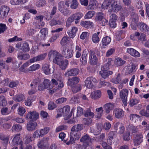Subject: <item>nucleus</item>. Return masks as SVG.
I'll return each instance as SVG.
<instances>
[{"mask_svg":"<svg viewBox=\"0 0 149 149\" xmlns=\"http://www.w3.org/2000/svg\"><path fill=\"white\" fill-rule=\"evenodd\" d=\"M80 141L83 143V145L81 149H90L92 142L91 139L87 134L83 136L80 139Z\"/></svg>","mask_w":149,"mask_h":149,"instance_id":"obj_2","label":"nucleus"},{"mask_svg":"<svg viewBox=\"0 0 149 149\" xmlns=\"http://www.w3.org/2000/svg\"><path fill=\"white\" fill-rule=\"evenodd\" d=\"M18 113L19 115L22 116L26 112L25 109L22 107H19L17 110Z\"/></svg>","mask_w":149,"mask_h":149,"instance_id":"obj_53","label":"nucleus"},{"mask_svg":"<svg viewBox=\"0 0 149 149\" xmlns=\"http://www.w3.org/2000/svg\"><path fill=\"white\" fill-rule=\"evenodd\" d=\"M40 39L42 40L45 39L48 36V30L47 29L43 28L40 31Z\"/></svg>","mask_w":149,"mask_h":149,"instance_id":"obj_35","label":"nucleus"},{"mask_svg":"<svg viewBox=\"0 0 149 149\" xmlns=\"http://www.w3.org/2000/svg\"><path fill=\"white\" fill-rule=\"evenodd\" d=\"M47 141L45 139H43L40 141L38 143L39 148L41 149H46L47 147Z\"/></svg>","mask_w":149,"mask_h":149,"instance_id":"obj_32","label":"nucleus"},{"mask_svg":"<svg viewBox=\"0 0 149 149\" xmlns=\"http://www.w3.org/2000/svg\"><path fill=\"white\" fill-rule=\"evenodd\" d=\"M12 129L13 131H18L21 130L22 129V127L19 125H13L12 127Z\"/></svg>","mask_w":149,"mask_h":149,"instance_id":"obj_59","label":"nucleus"},{"mask_svg":"<svg viewBox=\"0 0 149 149\" xmlns=\"http://www.w3.org/2000/svg\"><path fill=\"white\" fill-rule=\"evenodd\" d=\"M10 8L6 6H2L0 8V18H4L7 16Z\"/></svg>","mask_w":149,"mask_h":149,"instance_id":"obj_12","label":"nucleus"},{"mask_svg":"<svg viewBox=\"0 0 149 149\" xmlns=\"http://www.w3.org/2000/svg\"><path fill=\"white\" fill-rule=\"evenodd\" d=\"M70 39L67 36H64L60 41L61 45H64L68 43Z\"/></svg>","mask_w":149,"mask_h":149,"instance_id":"obj_54","label":"nucleus"},{"mask_svg":"<svg viewBox=\"0 0 149 149\" xmlns=\"http://www.w3.org/2000/svg\"><path fill=\"white\" fill-rule=\"evenodd\" d=\"M127 52L130 54L132 56L135 57H139L140 56V54L139 52L132 48H127Z\"/></svg>","mask_w":149,"mask_h":149,"instance_id":"obj_24","label":"nucleus"},{"mask_svg":"<svg viewBox=\"0 0 149 149\" xmlns=\"http://www.w3.org/2000/svg\"><path fill=\"white\" fill-rule=\"evenodd\" d=\"M89 33L87 32H83L80 36V38L82 40L87 39L88 38Z\"/></svg>","mask_w":149,"mask_h":149,"instance_id":"obj_58","label":"nucleus"},{"mask_svg":"<svg viewBox=\"0 0 149 149\" xmlns=\"http://www.w3.org/2000/svg\"><path fill=\"white\" fill-rule=\"evenodd\" d=\"M139 116L136 114H132L130 116V120L134 123H136V121L140 120Z\"/></svg>","mask_w":149,"mask_h":149,"instance_id":"obj_44","label":"nucleus"},{"mask_svg":"<svg viewBox=\"0 0 149 149\" xmlns=\"http://www.w3.org/2000/svg\"><path fill=\"white\" fill-rule=\"evenodd\" d=\"M81 26L87 29L91 28L94 26L93 22L90 21L83 20L81 21L80 22Z\"/></svg>","mask_w":149,"mask_h":149,"instance_id":"obj_25","label":"nucleus"},{"mask_svg":"<svg viewBox=\"0 0 149 149\" xmlns=\"http://www.w3.org/2000/svg\"><path fill=\"white\" fill-rule=\"evenodd\" d=\"M111 39L109 36H106L103 38L102 40V44L101 48L102 49L105 48L111 42Z\"/></svg>","mask_w":149,"mask_h":149,"instance_id":"obj_22","label":"nucleus"},{"mask_svg":"<svg viewBox=\"0 0 149 149\" xmlns=\"http://www.w3.org/2000/svg\"><path fill=\"white\" fill-rule=\"evenodd\" d=\"M37 125V123L36 122H29L27 124V129L29 131H33L35 129Z\"/></svg>","mask_w":149,"mask_h":149,"instance_id":"obj_29","label":"nucleus"},{"mask_svg":"<svg viewBox=\"0 0 149 149\" xmlns=\"http://www.w3.org/2000/svg\"><path fill=\"white\" fill-rule=\"evenodd\" d=\"M96 111L97 114L96 116L97 118H100L101 117L103 112L102 107H101L96 109Z\"/></svg>","mask_w":149,"mask_h":149,"instance_id":"obj_50","label":"nucleus"},{"mask_svg":"<svg viewBox=\"0 0 149 149\" xmlns=\"http://www.w3.org/2000/svg\"><path fill=\"white\" fill-rule=\"evenodd\" d=\"M70 4V7L73 9L77 8L79 5V3L77 0H71Z\"/></svg>","mask_w":149,"mask_h":149,"instance_id":"obj_48","label":"nucleus"},{"mask_svg":"<svg viewBox=\"0 0 149 149\" xmlns=\"http://www.w3.org/2000/svg\"><path fill=\"white\" fill-rule=\"evenodd\" d=\"M40 68V65L35 64L30 66L28 69V71H33L38 69Z\"/></svg>","mask_w":149,"mask_h":149,"instance_id":"obj_43","label":"nucleus"},{"mask_svg":"<svg viewBox=\"0 0 149 149\" xmlns=\"http://www.w3.org/2000/svg\"><path fill=\"white\" fill-rule=\"evenodd\" d=\"M84 128L83 125L81 124H78L74 126L71 129V131L80 132Z\"/></svg>","mask_w":149,"mask_h":149,"instance_id":"obj_38","label":"nucleus"},{"mask_svg":"<svg viewBox=\"0 0 149 149\" xmlns=\"http://www.w3.org/2000/svg\"><path fill=\"white\" fill-rule=\"evenodd\" d=\"M115 64L117 66H120L125 64V61L120 58H116L115 60Z\"/></svg>","mask_w":149,"mask_h":149,"instance_id":"obj_41","label":"nucleus"},{"mask_svg":"<svg viewBox=\"0 0 149 149\" xmlns=\"http://www.w3.org/2000/svg\"><path fill=\"white\" fill-rule=\"evenodd\" d=\"M24 144H22V148L24 149V147L26 146V144H28L30 142L32 141L31 140V135H29L26 136L24 139ZM32 147L31 146L29 145L26 146V147L24 148V149H31Z\"/></svg>","mask_w":149,"mask_h":149,"instance_id":"obj_20","label":"nucleus"},{"mask_svg":"<svg viewBox=\"0 0 149 149\" xmlns=\"http://www.w3.org/2000/svg\"><path fill=\"white\" fill-rule=\"evenodd\" d=\"M69 1H67L65 2V3L64 2L61 1L58 3V10L60 11H61L63 10L64 9H65V4L67 6H69L70 3Z\"/></svg>","mask_w":149,"mask_h":149,"instance_id":"obj_37","label":"nucleus"},{"mask_svg":"<svg viewBox=\"0 0 149 149\" xmlns=\"http://www.w3.org/2000/svg\"><path fill=\"white\" fill-rule=\"evenodd\" d=\"M139 138L138 139V136H136L135 137V139L134 141V145H139L142 141V138L143 137L142 135H139Z\"/></svg>","mask_w":149,"mask_h":149,"instance_id":"obj_49","label":"nucleus"},{"mask_svg":"<svg viewBox=\"0 0 149 149\" xmlns=\"http://www.w3.org/2000/svg\"><path fill=\"white\" fill-rule=\"evenodd\" d=\"M135 18L134 19L132 20L131 24V27L133 30H135L136 29V23L138 22L139 19L137 15H135Z\"/></svg>","mask_w":149,"mask_h":149,"instance_id":"obj_42","label":"nucleus"},{"mask_svg":"<svg viewBox=\"0 0 149 149\" xmlns=\"http://www.w3.org/2000/svg\"><path fill=\"white\" fill-rule=\"evenodd\" d=\"M79 72V70L77 68H72L68 70L65 73L66 76L75 75H77Z\"/></svg>","mask_w":149,"mask_h":149,"instance_id":"obj_26","label":"nucleus"},{"mask_svg":"<svg viewBox=\"0 0 149 149\" xmlns=\"http://www.w3.org/2000/svg\"><path fill=\"white\" fill-rule=\"evenodd\" d=\"M115 51V49L114 48H112L109 49L107 52L106 56L107 57H109Z\"/></svg>","mask_w":149,"mask_h":149,"instance_id":"obj_62","label":"nucleus"},{"mask_svg":"<svg viewBox=\"0 0 149 149\" xmlns=\"http://www.w3.org/2000/svg\"><path fill=\"white\" fill-rule=\"evenodd\" d=\"M30 57L29 55L28 54H25L22 55L19 54L18 55L17 58L20 60H26L29 59Z\"/></svg>","mask_w":149,"mask_h":149,"instance_id":"obj_51","label":"nucleus"},{"mask_svg":"<svg viewBox=\"0 0 149 149\" xmlns=\"http://www.w3.org/2000/svg\"><path fill=\"white\" fill-rule=\"evenodd\" d=\"M98 5L96 0H90L88 7V9L93 10L97 8Z\"/></svg>","mask_w":149,"mask_h":149,"instance_id":"obj_27","label":"nucleus"},{"mask_svg":"<svg viewBox=\"0 0 149 149\" xmlns=\"http://www.w3.org/2000/svg\"><path fill=\"white\" fill-rule=\"evenodd\" d=\"M89 60L90 64L92 65L96 64L97 61V58L95 55L92 51L90 52Z\"/></svg>","mask_w":149,"mask_h":149,"instance_id":"obj_21","label":"nucleus"},{"mask_svg":"<svg viewBox=\"0 0 149 149\" xmlns=\"http://www.w3.org/2000/svg\"><path fill=\"white\" fill-rule=\"evenodd\" d=\"M106 66H104L101 68L99 74L104 79L107 78L109 75L112 74L113 72L111 71L107 70L105 69Z\"/></svg>","mask_w":149,"mask_h":149,"instance_id":"obj_14","label":"nucleus"},{"mask_svg":"<svg viewBox=\"0 0 149 149\" xmlns=\"http://www.w3.org/2000/svg\"><path fill=\"white\" fill-rule=\"evenodd\" d=\"M48 56L49 60L53 58V61L54 63L55 59H56V60H58V59L61 57V56L58 52L54 50H52L49 52Z\"/></svg>","mask_w":149,"mask_h":149,"instance_id":"obj_16","label":"nucleus"},{"mask_svg":"<svg viewBox=\"0 0 149 149\" xmlns=\"http://www.w3.org/2000/svg\"><path fill=\"white\" fill-rule=\"evenodd\" d=\"M24 98V95L22 94H20L16 95L14 97L13 99L16 102H20L23 100Z\"/></svg>","mask_w":149,"mask_h":149,"instance_id":"obj_52","label":"nucleus"},{"mask_svg":"<svg viewBox=\"0 0 149 149\" xmlns=\"http://www.w3.org/2000/svg\"><path fill=\"white\" fill-rule=\"evenodd\" d=\"M20 134L16 135L14 137L12 143L13 145H19L20 149H23L22 143H21V140L20 138Z\"/></svg>","mask_w":149,"mask_h":149,"instance_id":"obj_17","label":"nucleus"},{"mask_svg":"<svg viewBox=\"0 0 149 149\" xmlns=\"http://www.w3.org/2000/svg\"><path fill=\"white\" fill-rule=\"evenodd\" d=\"M47 55V54L44 53L39 55L36 56L34 57L30 60V62L31 63H32L35 62L42 61L45 59Z\"/></svg>","mask_w":149,"mask_h":149,"instance_id":"obj_19","label":"nucleus"},{"mask_svg":"<svg viewBox=\"0 0 149 149\" xmlns=\"http://www.w3.org/2000/svg\"><path fill=\"white\" fill-rule=\"evenodd\" d=\"M62 57H61L58 60L55 59L54 60V63L59 65L60 68L62 70L65 69L68 64V61L67 60H63Z\"/></svg>","mask_w":149,"mask_h":149,"instance_id":"obj_10","label":"nucleus"},{"mask_svg":"<svg viewBox=\"0 0 149 149\" xmlns=\"http://www.w3.org/2000/svg\"><path fill=\"white\" fill-rule=\"evenodd\" d=\"M54 78L51 80L52 83L55 86L58 88H61L63 87L64 84L62 79L59 74H54Z\"/></svg>","mask_w":149,"mask_h":149,"instance_id":"obj_4","label":"nucleus"},{"mask_svg":"<svg viewBox=\"0 0 149 149\" xmlns=\"http://www.w3.org/2000/svg\"><path fill=\"white\" fill-rule=\"evenodd\" d=\"M140 29L142 31L146 32L149 31V27L145 24L141 23L140 26Z\"/></svg>","mask_w":149,"mask_h":149,"instance_id":"obj_55","label":"nucleus"},{"mask_svg":"<svg viewBox=\"0 0 149 149\" xmlns=\"http://www.w3.org/2000/svg\"><path fill=\"white\" fill-rule=\"evenodd\" d=\"M77 31V29L75 27L72 28L71 31H68V33L69 36L72 38H74L75 36L76 33Z\"/></svg>","mask_w":149,"mask_h":149,"instance_id":"obj_40","label":"nucleus"},{"mask_svg":"<svg viewBox=\"0 0 149 149\" xmlns=\"http://www.w3.org/2000/svg\"><path fill=\"white\" fill-rule=\"evenodd\" d=\"M46 4V1L44 0H41L37 2L36 6L38 7H40L44 6Z\"/></svg>","mask_w":149,"mask_h":149,"instance_id":"obj_60","label":"nucleus"},{"mask_svg":"<svg viewBox=\"0 0 149 149\" xmlns=\"http://www.w3.org/2000/svg\"><path fill=\"white\" fill-rule=\"evenodd\" d=\"M74 19L73 17L71 15L67 19L66 22V26L67 27L70 26L72 23L74 21Z\"/></svg>","mask_w":149,"mask_h":149,"instance_id":"obj_57","label":"nucleus"},{"mask_svg":"<svg viewBox=\"0 0 149 149\" xmlns=\"http://www.w3.org/2000/svg\"><path fill=\"white\" fill-rule=\"evenodd\" d=\"M39 117V113L35 111L28 112L26 117L27 120L32 121L36 120L38 119Z\"/></svg>","mask_w":149,"mask_h":149,"instance_id":"obj_7","label":"nucleus"},{"mask_svg":"<svg viewBox=\"0 0 149 149\" xmlns=\"http://www.w3.org/2000/svg\"><path fill=\"white\" fill-rule=\"evenodd\" d=\"M21 49L24 52H28L30 50L29 44L26 42H24L22 44Z\"/></svg>","mask_w":149,"mask_h":149,"instance_id":"obj_46","label":"nucleus"},{"mask_svg":"<svg viewBox=\"0 0 149 149\" xmlns=\"http://www.w3.org/2000/svg\"><path fill=\"white\" fill-rule=\"evenodd\" d=\"M100 32L93 34L92 36V42L95 43H97L100 40V37L99 35Z\"/></svg>","mask_w":149,"mask_h":149,"instance_id":"obj_31","label":"nucleus"},{"mask_svg":"<svg viewBox=\"0 0 149 149\" xmlns=\"http://www.w3.org/2000/svg\"><path fill=\"white\" fill-rule=\"evenodd\" d=\"M95 19L98 21L102 22V25L104 26L105 24L107 23L108 21L104 17V15L102 13L99 12L97 14Z\"/></svg>","mask_w":149,"mask_h":149,"instance_id":"obj_18","label":"nucleus"},{"mask_svg":"<svg viewBox=\"0 0 149 149\" xmlns=\"http://www.w3.org/2000/svg\"><path fill=\"white\" fill-rule=\"evenodd\" d=\"M74 19H79L83 16V14L81 13H77L72 14V15Z\"/></svg>","mask_w":149,"mask_h":149,"instance_id":"obj_56","label":"nucleus"},{"mask_svg":"<svg viewBox=\"0 0 149 149\" xmlns=\"http://www.w3.org/2000/svg\"><path fill=\"white\" fill-rule=\"evenodd\" d=\"M137 69V65L135 64L128 65L126 69V72L127 73L130 74L133 72H135Z\"/></svg>","mask_w":149,"mask_h":149,"instance_id":"obj_23","label":"nucleus"},{"mask_svg":"<svg viewBox=\"0 0 149 149\" xmlns=\"http://www.w3.org/2000/svg\"><path fill=\"white\" fill-rule=\"evenodd\" d=\"M79 80V78L76 77H74L68 79L67 84L68 85L72 86L78 83Z\"/></svg>","mask_w":149,"mask_h":149,"instance_id":"obj_28","label":"nucleus"},{"mask_svg":"<svg viewBox=\"0 0 149 149\" xmlns=\"http://www.w3.org/2000/svg\"><path fill=\"white\" fill-rule=\"evenodd\" d=\"M81 136V133L80 132L71 131L70 133V140L66 142V144L69 145L74 143L75 141L79 139Z\"/></svg>","mask_w":149,"mask_h":149,"instance_id":"obj_5","label":"nucleus"},{"mask_svg":"<svg viewBox=\"0 0 149 149\" xmlns=\"http://www.w3.org/2000/svg\"><path fill=\"white\" fill-rule=\"evenodd\" d=\"M47 89L49 91V93L53 94L56 90L54 88H53L52 86L50 84L49 80L48 79L44 80L42 84H39L38 86V90L39 91H42Z\"/></svg>","mask_w":149,"mask_h":149,"instance_id":"obj_1","label":"nucleus"},{"mask_svg":"<svg viewBox=\"0 0 149 149\" xmlns=\"http://www.w3.org/2000/svg\"><path fill=\"white\" fill-rule=\"evenodd\" d=\"M96 82L97 80L95 78L93 77H88L85 81V85L87 88L91 89L93 87V83H95Z\"/></svg>","mask_w":149,"mask_h":149,"instance_id":"obj_11","label":"nucleus"},{"mask_svg":"<svg viewBox=\"0 0 149 149\" xmlns=\"http://www.w3.org/2000/svg\"><path fill=\"white\" fill-rule=\"evenodd\" d=\"M113 114L117 118H121L124 116V112L121 109L116 108L113 111Z\"/></svg>","mask_w":149,"mask_h":149,"instance_id":"obj_13","label":"nucleus"},{"mask_svg":"<svg viewBox=\"0 0 149 149\" xmlns=\"http://www.w3.org/2000/svg\"><path fill=\"white\" fill-rule=\"evenodd\" d=\"M120 20L122 21L125 19V17L127 16L128 15V12L127 10H122L120 12Z\"/></svg>","mask_w":149,"mask_h":149,"instance_id":"obj_47","label":"nucleus"},{"mask_svg":"<svg viewBox=\"0 0 149 149\" xmlns=\"http://www.w3.org/2000/svg\"><path fill=\"white\" fill-rule=\"evenodd\" d=\"M39 130L40 135H41L42 137L47 134L49 131L50 129L49 127H45L44 128L41 129Z\"/></svg>","mask_w":149,"mask_h":149,"instance_id":"obj_45","label":"nucleus"},{"mask_svg":"<svg viewBox=\"0 0 149 149\" xmlns=\"http://www.w3.org/2000/svg\"><path fill=\"white\" fill-rule=\"evenodd\" d=\"M116 77L112 79L111 81L115 84H119L121 81V78L120 73H118L116 75Z\"/></svg>","mask_w":149,"mask_h":149,"instance_id":"obj_34","label":"nucleus"},{"mask_svg":"<svg viewBox=\"0 0 149 149\" xmlns=\"http://www.w3.org/2000/svg\"><path fill=\"white\" fill-rule=\"evenodd\" d=\"M62 54L65 58H69L73 56L72 50L65 47H63L62 48Z\"/></svg>","mask_w":149,"mask_h":149,"instance_id":"obj_8","label":"nucleus"},{"mask_svg":"<svg viewBox=\"0 0 149 149\" xmlns=\"http://www.w3.org/2000/svg\"><path fill=\"white\" fill-rule=\"evenodd\" d=\"M122 8L120 3L115 0L111 6L109 8L108 13L110 14L112 12L117 13Z\"/></svg>","mask_w":149,"mask_h":149,"instance_id":"obj_6","label":"nucleus"},{"mask_svg":"<svg viewBox=\"0 0 149 149\" xmlns=\"http://www.w3.org/2000/svg\"><path fill=\"white\" fill-rule=\"evenodd\" d=\"M50 65L49 63L44 64L42 67V70L45 74L47 75L50 73V69L49 68Z\"/></svg>","mask_w":149,"mask_h":149,"instance_id":"obj_36","label":"nucleus"},{"mask_svg":"<svg viewBox=\"0 0 149 149\" xmlns=\"http://www.w3.org/2000/svg\"><path fill=\"white\" fill-rule=\"evenodd\" d=\"M114 104L109 103L105 104L104 105L105 112L107 113H110L114 108Z\"/></svg>","mask_w":149,"mask_h":149,"instance_id":"obj_30","label":"nucleus"},{"mask_svg":"<svg viewBox=\"0 0 149 149\" xmlns=\"http://www.w3.org/2000/svg\"><path fill=\"white\" fill-rule=\"evenodd\" d=\"M139 101L137 99H132L130 101V105L131 106H133L138 103Z\"/></svg>","mask_w":149,"mask_h":149,"instance_id":"obj_64","label":"nucleus"},{"mask_svg":"<svg viewBox=\"0 0 149 149\" xmlns=\"http://www.w3.org/2000/svg\"><path fill=\"white\" fill-rule=\"evenodd\" d=\"M96 13L93 10H90L87 12L85 14L84 17L85 19H89L92 18L95 15Z\"/></svg>","mask_w":149,"mask_h":149,"instance_id":"obj_39","label":"nucleus"},{"mask_svg":"<svg viewBox=\"0 0 149 149\" xmlns=\"http://www.w3.org/2000/svg\"><path fill=\"white\" fill-rule=\"evenodd\" d=\"M40 79L39 78H37L33 81L31 84V86H33L34 88H32L31 90L29 91L28 93L29 95H30L33 94L36 92L37 90L36 88V85L38 84H39V83L40 82Z\"/></svg>","mask_w":149,"mask_h":149,"instance_id":"obj_15","label":"nucleus"},{"mask_svg":"<svg viewBox=\"0 0 149 149\" xmlns=\"http://www.w3.org/2000/svg\"><path fill=\"white\" fill-rule=\"evenodd\" d=\"M101 95V93L99 90L95 91L92 92L91 94V98L94 99H96L100 97Z\"/></svg>","mask_w":149,"mask_h":149,"instance_id":"obj_33","label":"nucleus"},{"mask_svg":"<svg viewBox=\"0 0 149 149\" xmlns=\"http://www.w3.org/2000/svg\"><path fill=\"white\" fill-rule=\"evenodd\" d=\"M70 109L69 106L67 105L64 106L63 108L58 109L57 110V116L60 117L62 115L65 117V119L67 120L70 117V115L67 116Z\"/></svg>","mask_w":149,"mask_h":149,"instance_id":"obj_3","label":"nucleus"},{"mask_svg":"<svg viewBox=\"0 0 149 149\" xmlns=\"http://www.w3.org/2000/svg\"><path fill=\"white\" fill-rule=\"evenodd\" d=\"M19 84V82L17 81H12L9 84L8 86L11 88L16 87Z\"/></svg>","mask_w":149,"mask_h":149,"instance_id":"obj_63","label":"nucleus"},{"mask_svg":"<svg viewBox=\"0 0 149 149\" xmlns=\"http://www.w3.org/2000/svg\"><path fill=\"white\" fill-rule=\"evenodd\" d=\"M128 94V91L126 89H123L120 92V96L121 99L124 106L127 105V100Z\"/></svg>","mask_w":149,"mask_h":149,"instance_id":"obj_9","label":"nucleus"},{"mask_svg":"<svg viewBox=\"0 0 149 149\" xmlns=\"http://www.w3.org/2000/svg\"><path fill=\"white\" fill-rule=\"evenodd\" d=\"M6 104V101L5 98L4 96H0V106L5 105Z\"/></svg>","mask_w":149,"mask_h":149,"instance_id":"obj_61","label":"nucleus"}]
</instances>
